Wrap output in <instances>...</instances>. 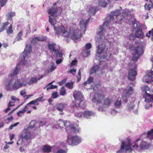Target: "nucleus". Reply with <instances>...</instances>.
<instances>
[{
    "mask_svg": "<svg viewBox=\"0 0 153 153\" xmlns=\"http://www.w3.org/2000/svg\"><path fill=\"white\" fill-rule=\"evenodd\" d=\"M114 19L113 16L112 15H110L107 16L106 18L108 20L107 21L104 22L102 26H100V27L97 32V34L100 35V37L97 42L99 43H101V44L100 45L97 47V51L96 53V56L101 58L102 57L103 59L107 60L110 58L111 54V52H108L109 51H112V52L114 54H116L117 53L118 50V49H116V52H114V48L113 49H107V51L103 53L105 46H107L109 45L111 47L112 45V43L110 42H106L105 43V44L104 43L107 41V39L105 36V27H107Z\"/></svg>",
    "mask_w": 153,
    "mask_h": 153,
    "instance_id": "1",
    "label": "nucleus"
},
{
    "mask_svg": "<svg viewBox=\"0 0 153 153\" xmlns=\"http://www.w3.org/2000/svg\"><path fill=\"white\" fill-rule=\"evenodd\" d=\"M149 145V143L139 139L134 142L127 139L122 142L120 149L116 153H131L132 151L141 152L148 149Z\"/></svg>",
    "mask_w": 153,
    "mask_h": 153,
    "instance_id": "2",
    "label": "nucleus"
},
{
    "mask_svg": "<svg viewBox=\"0 0 153 153\" xmlns=\"http://www.w3.org/2000/svg\"><path fill=\"white\" fill-rule=\"evenodd\" d=\"M58 13L56 7H53L50 9L48 10L49 21L51 24L54 26V30L58 36H68L69 35L68 33L67 28L63 26L57 27V22L55 17L57 16Z\"/></svg>",
    "mask_w": 153,
    "mask_h": 153,
    "instance_id": "3",
    "label": "nucleus"
},
{
    "mask_svg": "<svg viewBox=\"0 0 153 153\" xmlns=\"http://www.w3.org/2000/svg\"><path fill=\"white\" fill-rule=\"evenodd\" d=\"M88 21L87 19H82L80 22L79 24L81 32H80L79 29H76L74 28H70L69 29L67 27H65L67 29V32L69 35L68 36H63L65 38L70 37L73 40L75 41L79 39L82 34L85 33L86 30V27Z\"/></svg>",
    "mask_w": 153,
    "mask_h": 153,
    "instance_id": "4",
    "label": "nucleus"
},
{
    "mask_svg": "<svg viewBox=\"0 0 153 153\" xmlns=\"http://www.w3.org/2000/svg\"><path fill=\"white\" fill-rule=\"evenodd\" d=\"M63 126L65 127V128L67 132L70 129L72 131L75 133L79 131L78 125H76L74 126L73 124H70L69 122L65 121L62 119H59L57 121L56 124L54 125V127L56 128L61 129L62 128H63Z\"/></svg>",
    "mask_w": 153,
    "mask_h": 153,
    "instance_id": "5",
    "label": "nucleus"
},
{
    "mask_svg": "<svg viewBox=\"0 0 153 153\" xmlns=\"http://www.w3.org/2000/svg\"><path fill=\"white\" fill-rule=\"evenodd\" d=\"M48 47L53 56L57 58L61 57L62 53L59 51V46L53 42H49L48 45Z\"/></svg>",
    "mask_w": 153,
    "mask_h": 153,
    "instance_id": "6",
    "label": "nucleus"
},
{
    "mask_svg": "<svg viewBox=\"0 0 153 153\" xmlns=\"http://www.w3.org/2000/svg\"><path fill=\"white\" fill-rule=\"evenodd\" d=\"M106 63L104 61H100L99 63V66L96 65L92 67L90 71V75L95 73L98 75L100 74L102 70L105 68Z\"/></svg>",
    "mask_w": 153,
    "mask_h": 153,
    "instance_id": "7",
    "label": "nucleus"
},
{
    "mask_svg": "<svg viewBox=\"0 0 153 153\" xmlns=\"http://www.w3.org/2000/svg\"><path fill=\"white\" fill-rule=\"evenodd\" d=\"M67 140L68 144L72 146L77 145L81 142V138L77 135L72 136L69 135Z\"/></svg>",
    "mask_w": 153,
    "mask_h": 153,
    "instance_id": "8",
    "label": "nucleus"
},
{
    "mask_svg": "<svg viewBox=\"0 0 153 153\" xmlns=\"http://www.w3.org/2000/svg\"><path fill=\"white\" fill-rule=\"evenodd\" d=\"M32 51V47L30 45H27L22 54L24 60L22 62V64L26 65L27 63V59L30 56V53Z\"/></svg>",
    "mask_w": 153,
    "mask_h": 153,
    "instance_id": "9",
    "label": "nucleus"
},
{
    "mask_svg": "<svg viewBox=\"0 0 153 153\" xmlns=\"http://www.w3.org/2000/svg\"><path fill=\"white\" fill-rule=\"evenodd\" d=\"M105 97L104 94L101 92H98L95 93L92 99L93 103L96 105L100 103Z\"/></svg>",
    "mask_w": 153,
    "mask_h": 153,
    "instance_id": "10",
    "label": "nucleus"
},
{
    "mask_svg": "<svg viewBox=\"0 0 153 153\" xmlns=\"http://www.w3.org/2000/svg\"><path fill=\"white\" fill-rule=\"evenodd\" d=\"M113 102L112 99L108 97L105 99L103 101V104L101 106L98 108V110L99 111L103 112L105 111L106 109Z\"/></svg>",
    "mask_w": 153,
    "mask_h": 153,
    "instance_id": "11",
    "label": "nucleus"
},
{
    "mask_svg": "<svg viewBox=\"0 0 153 153\" xmlns=\"http://www.w3.org/2000/svg\"><path fill=\"white\" fill-rule=\"evenodd\" d=\"M133 93V88L131 86H128L124 91L122 97L123 100L125 102H127L128 97Z\"/></svg>",
    "mask_w": 153,
    "mask_h": 153,
    "instance_id": "12",
    "label": "nucleus"
},
{
    "mask_svg": "<svg viewBox=\"0 0 153 153\" xmlns=\"http://www.w3.org/2000/svg\"><path fill=\"white\" fill-rule=\"evenodd\" d=\"M141 89L143 97L145 99V102H146L149 103L147 100L148 99L152 98V97L153 96V94L152 95H150L151 92L150 88L147 86H144L141 88Z\"/></svg>",
    "mask_w": 153,
    "mask_h": 153,
    "instance_id": "13",
    "label": "nucleus"
},
{
    "mask_svg": "<svg viewBox=\"0 0 153 153\" xmlns=\"http://www.w3.org/2000/svg\"><path fill=\"white\" fill-rule=\"evenodd\" d=\"M34 121H32L30 122V125L28 127L27 129H25L20 135L21 138L27 140L30 138L31 134L29 129L32 128L34 127V125L32 126L31 125L34 123Z\"/></svg>",
    "mask_w": 153,
    "mask_h": 153,
    "instance_id": "14",
    "label": "nucleus"
},
{
    "mask_svg": "<svg viewBox=\"0 0 153 153\" xmlns=\"http://www.w3.org/2000/svg\"><path fill=\"white\" fill-rule=\"evenodd\" d=\"M13 83L14 90H16L22 87L25 86L27 82L25 79H21L16 80Z\"/></svg>",
    "mask_w": 153,
    "mask_h": 153,
    "instance_id": "15",
    "label": "nucleus"
},
{
    "mask_svg": "<svg viewBox=\"0 0 153 153\" xmlns=\"http://www.w3.org/2000/svg\"><path fill=\"white\" fill-rule=\"evenodd\" d=\"M15 15V13L13 12H9L7 15V21L3 24L1 27L0 28V32L3 31L4 30L5 28L7 27V25L10 24V21L12 20V17Z\"/></svg>",
    "mask_w": 153,
    "mask_h": 153,
    "instance_id": "16",
    "label": "nucleus"
},
{
    "mask_svg": "<svg viewBox=\"0 0 153 153\" xmlns=\"http://www.w3.org/2000/svg\"><path fill=\"white\" fill-rule=\"evenodd\" d=\"M143 53V51L142 47L138 46L134 49V53L133 54L132 60L134 61L137 60L140 56Z\"/></svg>",
    "mask_w": 153,
    "mask_h": 153,
    "instance_id": "17",
    "label": "nucleus"
},
{
    "mask_svg": "<svg viewBox=\"0 0 153 153\" xmlns=\"http://www.w3.org/2000/svg\"><path fill=\"white\" fill-rule=\"evenodd\" d=\"M13 83V80H6L4 83L5 89L7 91H14Z\"/></svg>",
    "mask_w": 153,
    "mask_h": 153,
    "instance_id": "18",
    "label": "nucleus"
},
{
    "mask_svg": "<svg viewBox=\"0 0 153 153\" xmlns=\"http://www.w3.org/2000/svg\"><path fill=\"white\" fill-rule=\"evenodd\" d=\"M143 82L148 83L153 81V71H150L142 79Z\"/></svg>",
    "mask_w": 153,
    "mask_h": 153,
    "instance_id": "19",
    "label": "nucleus"
},
{
    "mask_svg": "<svg viewBox=\"0 0 153 153\" xmlns=\"http://www.w3.org/2000/svg\"><path fill=\"white\" fill-rule=\"evenodd\" d=\"M137 75V72L135 68L130 69L128 72V78L132 81H134L135 79V76Z\"/></svg>",
    "mask_w": 153,
    "mask_h": 153,
    "instance_id": "20",
    "label": "nucleus"
},
{
    "mask_svg": "<svg viewBox=\"0 0 153 153\" xmlns=\"http://www.w3.org/2000/svg\"><path fill=\"white\" fill-rule=\"evenodd\" d=\"M135 99L132 97L129 98V101L128 102L127 106V109L128 111H131L134 110L135 108L134 102Z\"/></svg>",
    "mask_w": 153,
    "mask_h": 153,
    "instance_id": "21",
    "label": "nucleus"
},
{
    "mask_svg": "<svg viewBox=\"0 0 153 153\" xmlns=\"http://www.w3.org/2000/svg\"><path fill=\"white\" fill-rule=\"evenodd\" d=\"M73 96L75 99V103L81 100L83 97L82 93L79 91H76L74 92Z\"/></svg>",
    "mask_w": 153,
    "mask_h": 153,
    "instance_id": "22",
    "label": "nucleus"
},
{
    "mask_svg": "<svg viewBox=\"0 0 153 153\" xmlns=\"http://www.w3.org/2000/svg\"><path fill=\"white\" fill-rule=\"evenodd\" d=\"M92 47V45L90 43H88L86 44L85 49L82 51V53L85 57L87 56L90 54V51L89 50Z\"/></svg>",
    "mask_w": 153,
    "mask_h": 153,
    "instance_id": "23",
    "label": "nucleus"
},
{
    "mask_svg": "<svg viewBox=\"0 0 153 153\" xmlns=\"http://www.w3.org/2000/svg\"><path fill=\"white\" fill-rule=\"evenodd\" d=\"M67 105L66 104L60 103L56 104L55 107L59 111L62 112Z\"/></svg>",
    "mask_w": 153,
    "mask_h": 153,
    "instance_id": "24",
    "label": "nucleus"
},
{
    "mask_svg": "<svg viewBox=\"0 0 153 153\" xmlns=\"http://www.w3.org/2000/svg\"><path fill=\"white\" fill-rule=\"evenodd\" d=\"M95 115V113L91 111H85L83 113V116L85 118H88L94 116Z\"/></svg>",
    "mask_w": 153,
    "mask_h": 153,
    "instance_id": "25",
    "label": "nucleus"
},
{
    "mask_svg": "<svg viewBox=\"0 0 153 153\" xmlns=\"http://www.w3.org/2000/svg\"><path fill=\"white\" fill-rule=\"evenodd\" d=\"M75 105L76 107H79L82 108H84L86 106L85 101L83 99L75 103Z\"/></svg>",
    "mask_w": 153,
    "mask_h": 153,
    "instance_id": "26",
    "label": "nucleus"
},
{
    "mask_svg": "<svg viewBox=\"0 0 153 153\" xmlns=\"http://www.w3.org/2000/svg\"><path fill=\"white\" fill-rule=\"evenodd\" d=\"M110 0H98V4L102 7H106L109 3Z\"/></svg>",
    "mask_w": 153,
    "mask_h": 153,
    "instance_id": "27",
    "label": "nucleus"
},
{
    "mask_svg": "<svg viewBox=\"0 0 153 153\" xmlns=\"http://www.w3.org/2000/svg\"><path fill=\"white\" fill-rule=\"evenodd\" d=\"M152 98H149L148 99V101H149V103L146 102L144 100L145 103V108L146 109H148L149 108V107H151L152 105V102H153V96L152 97Z\"/></svg>",
    "mask_w": 153,
    "mask_h": 153,
    "instance_id": "28",
    "label": "nucleus"
},
{
    "mask_svg": "<svg viewBox=\"0 0 153 153\" xmlns=\"http://www.w3.org/2000/svg\"><path fill=\"white\" fill-rule=\"evenodd\" d=\"M51 146L48 145H45L42 148V151L44 153H48L51 151Z\"/></svg>",
    "mask_w": 153,
    "mask_h": 153,
    "instance_id": "29",
    "label": "nucleus"
},
{
    "mask_svg": "<svg viewBox=\"0 0 153 153\" xmlns=\"http://www.w3.org/2000/svg\"><path fill=\"white\" fill-rule=\"evenodd\" d=\"M96 8L92 6L89 8V10H88L89 15L91 16L93 15L95 13Z\"/></svg>",
    "mask_w": 153,
    "mask_h": 153,
    "instance_id": "30",
    "label": "nucleus"
},
{
    "mask_svg": "<svg viewBox=\"0 0 153 153\" xmlns=\"http://www.w3.org/2000/svg\"><path fill=\"white\" fill-rule=\"evenodd\" d=\"M38 80H39L37 77L36 76L31 77L29 82L28 83V84L29 85H31L33 83H36Z\"/></svg>",
    "mask_w": 153,
    "mask_h": 153,
    "instance_id": "31",
    "label": "nucleus"
},
{
    "mask_svg": "<svg viewBox=\"0 0 153 153\" xmlns=\"http://www.w3.org/2000/svg\"><path fill=\"white\" fill-rule=\"evenodd\" d=\"M122 102L120 99H117L114 104V107L117 108H120Z\"/></svg>",
    "mask_w": 153,
    "mask_h": 153,
    "instance_id": "32",
    "label": "nucleus"
},
{
    "mask_svg": "<svg viewBox=\"0 0 153 153\" xmlns=\"http://www.w3.org/2000/svg\"><path fill=\"white\" fill-rule=\"evenodd\" d=\"M147 137L150 140H153V129L147 132Z\"/></svg>",
    "mask_w": 153,
    "mask_h": 153,
    "instance_id": "33",
    "label": "nucleus"
},
{
    "mask_svg": "<svg viewBox=\"0 0 153 153\" xmlns=\"http://www.w3.org/2000/svg\"><path fill=\"white\" fill-rule=\"evenodd\" d=\"M136 36L139 38H142L143 36V33L141 30L139 29L135 33Z\"/></svg>",
    "mask_w": 153,
    "mask_h": 153,
    "instance_id": "34",
    "label": "nucleus"
},
{
    "mask_svg": "<svg viewBox=\"0 0 153 153\" xmlns=\"http://www.w3.org/2000/svg\"><path fill=\"white\" fill-rule=\"evenodd\" d=\"M56 68V66L54 63H51V64L49 69L48 70V72H52Z\"/></svg>",
    "mask_w": 153,
    "mask_h": 153,
    "instance_id": "35",
    "label": "nucleus"
},
{
    "mask_svg": "<svg viewBox=\"0 0 153 153\" xmlns=\"http://www.w3.org/2000/svg\"><path fill=\"white\" fill-rule=\"evenodd\" d=\"M150 3L151 4H146L144 5L145 8L146 10H149L152 7L153 4L151 0L149 1Z\"/></svg>",
    "mask_w": 153,
    "mask_h": 153,
    "instance_id": "36",
    "label": "nucleus"
},
{
    "mask_svg": "<svg viewBox=\"0 0 153 153\" xmlns=\"http://www.w3.org/2000/svg\"><path fill=\"white\" fill-rule=\"evenodd\" d=\"M19 69L18 65H17L15 69L12 71L11 73L10 74V76H13L16 75L17 74Z\"/></svg>",
    "mask_w": 153,
    "mask_h": 153,
    "instance_id": "37",
    "label": "nucleus"
},
{
    "mask_svg": "<svg viewBox=\"0 0 153 153\" xmlns=\"http://www.w3.org/2000/svg\"><path fill=\"white\" fill-rule=\"evenodd\" d=\"M44 100L43 99V97H39L36 100L32 101H31L30 102V103H36L38 102L39 101H44Z\"/></svg>",
    "mask_w": 153,
    "mask_h": 153,
    "instance_id": "38",
    "label": "nucleus"
},
{
    "mask_svg": "<svg viewBox=\"0 0 153 153\" xmlns=\"http://www.w3.org/2000/svg\"><path fill=\"white\" fill-rule=\"evenodd\" d=\"M30 102H29L28 103L25 107V108L26 109L28 107H30V108H33V109L35 110H36L37 109V108L36 106L34 105H33L35 104V103H30Z\"/></svg>",
    "mask_w": 153,
    "mask_h": 153,
    "instance_id": "39",
    "label": "nucleus"
},
{
    "mask_svg": "<svg viewBox=\"0 0 153 153\" xmlns=\"http://www.w3.org/2000/svg\"><path fill=\"white\" fill-rule=\"evenodd\" d=\"M7 33L8 34H10L13 33V31L12 29V25L11 24L10 27L6 30Z\"/></svg>",
    "mask_w": 153,
    "mask_h": 153,
    "instance_id": "40",
    "label": "nucleus"
},
{
    "mask_svg": "<svg viewBox=\"0 0 153 153\" xmlns=\"http://www.w3.org/2000/svg\"><path fill=\"white\" fill-rule=\"evenodd\" d=\"M23 34V31L21 30L18 33V34L16 37V39L17 41H19L22 39V36Z\"/></svg>",
    "mask_w": 153,
    "mask_h": 153,
    "instance_id": "41",
    "label": "nucleus"
},
{
    "mask_svg": "<svg viewBox=\"0 0 153 153\" xmlns=\"http://www.w3.org/2000/svg\"><path fill=\"white\" fill-rule=\"evenodd\" d=\"M82 115L83 116V113L81 112H77L75 113V116L79 118L82 117Z\"/></svg>",
    "mask_w": 153,
    "mask_h": 153,
    "instance_id": "42",
    "label": "nucleus"
},
{
    "mask_svg": "<svg viewBox=\"0 0 153 153\" xmlns=\"http://www.w3.org/2000/svg\"><path fill=\"white\" fill-rule=\"evenodd\" d=\"M111 14L115 16H117L120 14V12L119 10H116L112 12Z\"/></svg>",
    "mask_w": 153,
    "mask_h": 153,
    "instance_id": "43",
    "label": "nucleus"
},
{
    "mask_svg": "<svg viewBox=\"0 0 153 153\" xmlns=\"http://www.w3.org/2000/svg\"><path fill=\"white\" fill-rule=\"evenodd\" d=\"M66 93V90L64 87H62L60 89V94L61 95H64Z\"/></svg>",
    "mask_w": 153,
    "mask_h": 153,
    "instance_id": "44",
    "label": "nucleus"
},
{
    "mask_svg": "<svg viewBox=\"0 0 153 153\" xmlns=\"http://www.w3.org/2000/svg\"><path fill=\"white\" fill-rule=\"evenodd\" d=\"M38 41H44L47 39V37L46 36H42L38 37Z\"/></svg>",
    "mask_w": 153,
    "mask_h": 153,
    "instance_id": "45",
    "label": "nucleus"
},
{
    "mask_svg": "<svg viewBox=\"0 0 153 153\" xmlns=\"http://www.w3.org/2000/svg\"><path fill=\"white\" fill-rule=\"evenodd\" d=\"M73 82H68L65 84V86L69 89H71L73 88Z\"/></svg>",
    "mask_w": 153,
    "mask_h": 153,
    "instance_id": "46",
    "label": "nucleus"
},
{
    "mask_svg": "<svg viewBox=\"0 0 153 153\" xmlns=\"http://www.w3.org/2000/svg\"><path fill=\"white\" fill-rule=\"evenodd\" d=\"M25 111L26 108H25H25L23 109L22 110L17 112V114L19 116H21L22 114H23Z\"/></svg>",
    "mask_w": 153,
    "mask_h": 153,
    "instance_id": "47",
    "label": "nucleus"
},
{
    "mask_svg": "<svg viewBox=\"0 0 153 153\" xmlns=\"http://www.w3.org/2000/svg\"><path fill=\"white\" fill-rule=\"evenodd\" d=\"M20 95L22 96L25 99L27 97L26 93L25 92V90H22L20 91Z\"/></svg>",
    "mask_w": 153,
    "mask_h": 153,
    "instance_id": "48",
    "label": "nucleus"
},
{
    "mask_svg": "<svg viewBox=\"0 0 153 153\" xmlns=\"http://www.w3.org/2000/svg\"><path fill=\"white\" fill-rule=\"evenodd\" d=\"M47 91H48L49 89H53V88H57V86L56 85H51L49 87H48V86H47Z\"/></svg>",
    "mask_w": 153,
    "mask_h": 153,
    "instance_id": "49",
    "label": "nucleus"
},
{
    "mask_svg": "<svg viewBox=\"0 0 153 153\" xmlns=\"http://www.w3.org/2000/svg\"><path fill=\"white\" fill-rule=\"evenodd\" d=\"M38 41L37 37H34L32 38L31 42L33 44H36Z\"/></svg>",
    "mask_w": 153,
    "mask_h": 153,
    "instance_id": "50",
    "label": "nucleus"
},
{
    "mask_svg": "<svg viewBox=\"0 0 153 153\" xmlns=\"http://www.w3.org/2000/svg\"><path fill=\"white\" fill-rule=\"evenodd\" d=\"M94 81V78L92 76L90 77L87 80L88 84H90L93 82Z\"/></svg>",
    "mask_w": 153,
    "mask_h": 153,
    "instance_id": "51",
    "label": "nucleus"
},
{
    "mask_svg": "<svg viewBox=\"0 0 153 153\" xmlns=\"http://www.w3.org/2000/svg\"><path fill=\"white\" fill-rule=\"evenodd\" d=\"M23 139L21 138L18 140L17 143L18 145H22L23 143Z\"/></svg>",
    "mask_w": 153,
    "mask_h": 153,
    "instance_id": "52",
    "label": "nucleus"
},
{
    "mask_svg": "<svg viewBox=\"0 0 153 153\" xmlns=\"http://www.w3.org/2000/svg\"><path fill=\"white\" fill-rule=\"evenodd\" d=\"M19 124V122H17L15 123L14 124L11 125L9 128V130L12 129L13 127L16 126Z\"/></svg>",
    "mask_w": 153,
    "mask_h": 153,
    "instance_id": "53",
    "label": "nucleus"
},
{
    "mask_svg": "<svg viewBox=\"0 0 153 153\" xmlns=\"http://www.w3.org/2000/svg\"><path fill=\"white\" fill-rule=\"evenodd\" d=\"M151 35H153V29L149 31L148 33L146 34V36L148 37H149Z\"/></svg>",
    "mask_w": 153,
    "mask_h": 153,
    "instance_id": "54",
    "label": "nucleus"
},
{
    "mask_svg": "<svg viewBox=\"0 0 153 153\" xmlns=\"http://www.w3.org/2000/svg\"><path fill=\"white\" fill-rule=\"evenodd\" d=\"M55 153H67V152L63 149H59Z\"/></svg>",
    "mask_w": 153,
    "mask_h": 153,
    "instance_id": "55",
    "label": "nucleus"
},
{
    "mask_svg": "<svg viewBox=\"0 0 153 153\" xmlns=\"http://www.w3.org/2000/svg\"><path fill=\"white\" fill-rule=\"evenodd\" d=\"M67 81V79L65 78L62 80L61 81L58 83L59 85H62L64 83H65Z\"/></svg>",
    "mask_w": 153,
    "mask_h": 153,
    "instance_id": "56",
    "label": "nucleus"
},
{
    "mask_svg": "<svg viewBox=\"0 0 153 153\" xmlns=\"http://www.w3.org/2000/svg\"><path fill=\"white\" fill-rule=\"evenodd\" d=\"M57 92H55L53 93L52 95V97L53 98H55L57 97Z\"/></svg>",
    "mask_w": 153,
    "mask_h": 153,
    "instance_id": "57",
    "label": "nucleus"
},
{
    "mask_svg": "<svg viewBox=\"0 0 153 153\" xmlns=\"http://www.w3.org/2000/svg\"><path fill=\"white\" fill-rule=\"evenodd\" d=\"M77 62V61L76 59H74L72 60L71 62V66H73V65H75L76 64Z\"/></svg>",
    "mask_w": 153,
    "mask_h": 153,
    "instance_id": "58",
    "label": "nucleus"
},
{
    "mask_svg": "<svg viewBox=\"0 0 153 153\" xmlns=\"http://www.w3.org/2000/svg\"><path fill=\"white\" fill-rule=\"evenodd\" d=\"M111 113L112 115H114L117 113V111L115 110H113L111 111Z\"/></svg>",
    "mask_w": 153,
    "mask_h": 153,
    "instance_id": "59",
    "label": "nucleus"
},
{
    "mask_svg": "<svg viewBox=\"0 0 153 153\" xmlns=\"http://www.w3.org/2000/svg\"><path fill=\"white\" fill-rule=\"evenodd\" d=\"M62 60L61 59H57L56 61V63L57 64H59L62 62Z\"/></svg>",
    "mask_w": 153,
    "mask_h": 153,
    "instance_id": "60",
    "label": "nucleus"
},
{
    "mask_svg": "<svg viewBox=\"0 0 153 153\" xmlns=\"http://www.w3.org/2000/svg\"><path fill=\"white\" fill-rule=\"evenodd\" d=\"M76 71V69H73L71 70L70 71V73L72 74H74Z\"/></svg>",
    "mask_w": 153,
    "mask_h": 153,
    "instance_id": "61",
    "label": "nucleus"
},
{
    "mask_svg": "<svg viewBox=\"0 0 153 153\" xmlns=\"http://www.w3.org/2000/svg\"><path fill=\"white\" fill-rule=\"evenodd\" d=\"M11 99L12 100L14 101L13 102H15L16 100H19V99H17L15 97L13 96L11 97Z\"/></svg>",
    "mask_w": 153,
    "mask_h": 153,
    "instance_id": "62",
    "label": "nucleus"
},
{
    "mask_svg": "<svg viewBox=\"0 0 153 153\" xmlns=\"http://www.w3.org/2000/svg\"><path fill=\"white\" fill-rule=\"evenodd\" d=\"M14 102H12L10 101L8 105V107H10L11 106H13L14 105V104H13Z\"/></svg>",
    "mask_w": 153,
    "mask_h": 153,
    "instance_id": "63",
    "label": "nucleus"
},
{
    "mask_svg": "<svg viewBox=\"0 0 153 153\" xmlns=\"http://www.w3.org/2000/svg\"><path fill=\"white\" fill-rule=\"evenodd\" d=\"M14 136L13 134H11L10 135V140H12L14 138Z\"/></svg>",
    "mask_w": 153,
    "mask_h": 153,
    "instance_id": "64",
    "label": "nucleus"
}]
</instances>
